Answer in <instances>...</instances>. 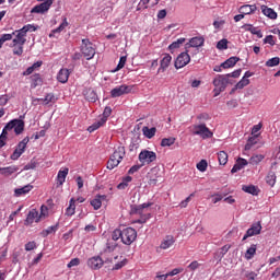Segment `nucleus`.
Here are the masks:
<instances>
[{
    "instance_id": "17",
    "label": "nucleus",
    "mask_w": 280,
    "mask_h": 280,
    "mask_svg": "<svg viewBox=\"0 0 280 280\" xmlns=\"http://www.w3.org/2000/svg\"><path fill=\"white\" fill-rule=\"evenodd\" d=\"M88 266L92 270H100L104 266V260L100 256H94L88 260Z\"/></svg>"
},
{
    "instance_id": "57",
    "label": "nucleus",
    "mask_w": 280,
    "mask_h": 280,
    "mask_svg": "<svg viewBox=\"0 0 280 280\" xmlns=\"http://www.w3.org/2000/svg\"><path fill=\"white\" fill-rule=\"evenodd\" d=\"M142 167H143L142 164H136L130 167V170L128 171V174H137V172H139Z\"/></svg>"
},
{
    "instance_id": "5",
    "label": "nucleus",
    "mask_w": 280,
    "mask_h": 280,
    "mask_svg": "<svg viewBox=\"0 0 280 280\" xmlns=\"http://www.w3.org/2000/svg\"><path fill=\"white\" fill-rule=\"evenodd\" d=\"M81 54L86 60H93L95 58V45L89 38L82 39Z\"/></svg>"
},
{
    "instance_id": "11",
    "label": "nucleus",
    "mask_w": 280,
    "mask_h": 280,
    "mask_svg": "<svg viewBox=\"0 0 280 280\" xmlns=\"http://www.w3.org/2000/svg\"><path fill=\"white\" fill-rule=\"evenodd\" d=\"M132 91V88L130 85L121 84L117 85L116 88L112 89L110 91V97H121V95H128Z\"/></svg>"
},
{
    "instance_id": "2",
    "label": "nucleus",
    "mask_w": 280,
    "mask_h": 280,
    "mask_svg": "<svg viewBox=\"0 0 280 280\" xmlns=\"http://www.w3.org/2000/svg\"><path fill=\"white\" fill-rule=\"evenodd\" d=\"M36 30H38V26L26 24L22 28L14 31L13 36H15V38L13 39V47H16V45H25V43H27V32H36Z\"/></svg>"
},
{
    "instance_id": "36",
    "label": "nucleus",
    "mask_w": 280,
    "mask_h": 280,
    "mask_svg": "<svg viewBox=\"0 0 280 280\" xmlns=\"http://www.w3.org/2000/svg\"><path fill=\"white\" fill-rule=\"evenodd\" d=\"M75 214V199L71 198L69 207L66 209V215L71 217Z\"/></svg>"
},
{
    "instance_id": "20",
    "label": "nucleus",
    "mask_w": 280,
    "mask_h": 280,
    "mask_svg": "<svg viewBox=\"0 0 280 280\" xmlns=\"http://www.w3.org/2000/svg\"><path fill=\"white\" fill-rule=\"evenodd\" d=\"M246 165H248V161L244 158H238L236 160V163L232 167L231 173L236 174V172H240L241 170H244V167H246Z\"/></svg>"
},
{
    "instance_id": "46",
    "label": "nucleus",
    "mask_w": 280,
    "mask_h": 280,
    "mask_svg": "<svg viewBox=\"0 0 280 280\" xmlns=\"http://www.w3.org/2000/svg\"><path fill=\"white\" fill-rule=\"evenodd\" d=\"M279 63H280V58L273 57L266 61V67H279Z\"/></svg>"
},
{
    "instance_id": "34",
    "label": "nucleus",
    "mask_w": 280,
    "mask_h": 280,
    "mask_svg": "<svg viewBox=\"0 0 280 280\" xmlns=\"http://www.w3.org/2000/svg\"><path fill=\"white\" fill-rule=\"evenodd\" d=\"M104 124H106V119L104 118V119H98L97 121H95L94 124H92L89 128H88V130L90 131V132H95V130H98V128H102V126H104Z\"/></svg>"
},
{
    "instance_id": "9",
    "label": "nucleus",
    "mask_w": 280,
    "mask_h": 280,
    "mask_svg": "<svg viewBox=\"0 0 280 280\" xmlns=\"http://www.w3.org/2000/svg\"><path fill=\"white\" fill-rule=\"evenodd\" d=\"M138 159L142 166L150 165V163H154V161H156V153L144 149L139 153Z\"/></svg>"
},
{
    "instance_id": "40",
    "label": "nucleus",
    "mask_w": 280,
    "mask_h": 280,
    "mask_svg": "<svg viewBox=\"0 0 280 280\" xmlns=\"http://www.w3.org/2000/svg\"><path fill=\"white\" fill-rule=\"evenodd\" d=\"M185 43V37H180L177 40L173 42L170 46L168 49L171 51H174V49H179L180 45H183Z\"/></svg>"
},
{
    "instance_id": "8",
    "label": "nucleus",
    "mask_w": 280,
    "mask_h": 280,
    "mask_svg": "<svg viewBox=\"0 0 280 280\" xmlns=\"http://www.w3.org/2000/svg\"><path fill=\"white\" fill-rule=\"evenodd\" d=\"M192 135L201 137V139H211V137H213V132H211L205 124L195 125L192 127Z\"/></svg>"
},
{
    "instance_id": "21",
    "label": "nucleus",
    "mask_w": 280,
    "mask_h": 280,
    "mask_svg": "<svg viewBox=\"0 0 280 280\" xmlns=\"http://www.w3.org/2000/svg\"><path fill=\"white\" fill-rule=\"evenodd\" d=\"M33 189H34V186L31 184L25 185L24 187H21V188H15L14 196L15 198H21V196H25L30 194Z\"/></svg>"
},
{
    "instance_id": "50",
    "label": "nucleus",
    "mask_w": 280,
    "mask_h": 280,
    "mask_svg": "<svg viewBox=\"0 0 280 280\" xmlns=\"http://www.w3.org/2000/svg\"><path fill=\"white\" fill-rule=\"evenodd\" d=\"M113 114V108L106 106L104 112H103V116L101 119H105V122L108 121V116Z\"/></svg>"
},
{
    "instance_id": "64",
    "label": "nucleus",
    "mask_w": 280,
    "mask_h": 280,
    "mask_svg": "<svg viewBox=\"0 0 280 280\" xmlns=\"http://www.w3.org/2000/svg\"><path fill=\"white\" fill-rule=\"evenodd\" d=\"M246 279L248 280H255L257 279V273H255V271H249L245 275Z\"/></svg>"
},
{
    "instance_id": "45",
    "label": "nucleus",
    "mask_w": 280,
    "mask_h": 280,
    "mask_svg": "<svg viewBox=\"0 0 280 280\" xmlns=\"http://www.w3.org/2000/svg\"><path fill=\"white\" fill-rule=\"evenodd\" d=\"M32 78V86L36 89V86H40L43 84V79H40V74H34Z\"/></svg>"
},
{
    "instance_id": "51",
    "label": "nucleus",
    "mask_w": 280,
    "mask_h": 280,
    "mask_svg": "<svg viewBox=\"0 0 280 280\" xmlns=\"http://www.w3.org/2000/svg\"><path fill=\"white\" fill-rule=\"evenodd\" d=\"M126 60H127L126 56L120 57L115 71H120V69H124V67H126Z\"/></svg>"
},
{
    "instance_id": "29",
    "label": "nucleus",
    "mask_w": 280,
    "mask_h": 280,
    "mask_svg": "<svg viewBox=\"0 0 280 280\" xmlns=\"http://www.w3.org/2000/svg\"><path fill=\"white\" fill-rule=\"evenodd\" d=\"M260 10L265 16H268V19H277V12H275L272 9L268 8L267 5H261Z\"/></svg>"
},
{
    "instance_id": "62",
    "label": "nucleus",
    "mask_w": 280,
    "mask_h": 280,
    "mask_svg": "<svg viewBox=\"0 0 280 280\" xmlns=\"http://www.w3.org/2000/svg\"><path fill=\"white\" fill-rule=\"evenodd\" d=\"M128 262V260H122L118 264H116L114 267H113V270H121V268H124V266H126V264Z\"/></svg>"
},
{
    "instance_id": "13",
    "label": "nucleus",
    "mask_w": 280,
    "mask_h": 280,
    "mask_svg": "<svg viewBox=\"0 0 280 280\" xmlns=\"http://www.w3.org/2000/svg\"><path fill=\"white\" fill-rule=\"evenodd\" d=\"M259 233H261V223L260 222L254 223L243 236V242H245V240H248V237H254V235H259Z\"/></svg>"
},
{
    "instance_id": "55",
    "label": "nucleus",
    "mask_w": 280,
    "mask_h": 280,
    "mask_svg": "<svg viewBox=\"0 0 280 280\" xmlns=\"http://www.w3.org/2000/svg\"><path fill=\"white\" fill-rule=\"evenodd\" d=\"M36 247H37L36 242H34V241H31V242L26 243L25 246H24L26 252L35 250Z\"/></svg>"
},
{
    "instance_id": "1",
    "label": "nucleus",
    "mask_w": 280,
    "mask_h": 280,
    "mask_svg": "<svg viewBox=\"0 0 280 280\" xmlns=\"http://www.w3.org/2000/svg\"><path fill=\"white\" fill-rule=\"evenodd\" d=\"M25 115L20 116V118H15L10 120L4 128L2 129V132L0 136L4 137L8 139V136L12 130L16 136L23 135V130H25Z\"/></svg>"
},
{
    "instance_id": "19",
    "label": "nucleus",
    "mask_w": 280,
    "mask_h": 280,
    "mask_svg": "<svg viewBox=\"0 0 280 280\" xmlns=\"http://www.w3.org/2000/svg\"><path fill=\"white\" fill-rule=\"evenodd\" d=\"M69 75H71V71L67 68L60 69L57 74V80L61 84H67L69 82Z\"/></svg>"
},
{
    "instance_id": "54",
    "label": "nucleus",
    "mask_w": 280,
    "mask_h": 280,
    "mask_svg": "<svg viewBox=\"0 0 280 280\" xmlns=\"http://www.w3.org/2000/svg\"><path fill=\"white\" fill-rule=\"evenodd\" d=\"M89 102H97V94L94 91H89L86 95Z\"/></svg>"
},
{
    "instance_id": "25",
    "label": "nucleus",
    "mask_w": 280,
    "mask_h": 280,
    "mask_svg": "<svg viewBox=\"0 0 280 280\" xmlns=\"http://www.w3.org/2000/svg\"><path fill=\"white\" fill-rule=\"evenodd\" d=\"M174 242H176L174 240V236L172 235H167L165 236V238L162 241L160 248H162V250H167V248H172V246H174Z\"/></svg>"
},
{
    "instance_id": "22",
    "label": "nucleus",
    "mask_w": 280,
    "mask_h": 280,
    "mask_svg": "<svg viewBox=\"0 0 280 280\" xmlns=\"http://www.w3.org/2000/svg\"><path fill=\"white\" fill-rule=\"evenodd\" d=\"M243 30H245V32H250V34H253L254 36H257V38H264V34L261 33V30L253 26L252 24H244Z\"/></svg>"
},
{
    "instance_id": "43",
    "label": "nucleus",
    "mask_w": 280,
    "mask_h": 280,
    "mask_svg": "<svg viewBox=\"0 0 280 280\" xmlns=\"http://www.w3.org/2000/svg\"><path fill=\"white\" fill-rule=\"evenodd\" d=\"M117 248V243L115 241H110V238L107 240L106 246H105V253H113Z\"/></svg>"
},
{
    "instance_id": "4",
    "label": "nucleus",
    "mask_w": 280,
    "mask_h": 280,
    "mask_svg": "<svg viewBox=\"0 0 280 280\" xmlns=\"http://www.w3.org/2000/svg\"><path fill=\"white\" fill-rule=\"evenodd\" d=\"M212 84L214 86V97H218L220 93H224V91H226V86L231 84V79H229L226 74H218Z\"/></svg>"
},
{
    "instance_id": "3",
    "label": "nucleus",
    "mask_w": 280,
    "mask_h": 280,
    "mask_svg": "<svg viewBox=\"0 0 280 280\" xmlns=\"http://www.w3.org/2000/svg\"><path fill=\"white\" fill-rule=\"evenodd\" d=\"M124 156H126V148L125 147H117L113 154L109 156L107 162V170H115L124 161Z\"/></svg>"
},
{
    "instance_id": "35",
    "label": "nucleus",
    "mask_w": 280,
    "mask_h": 280,
    "mask_svg": "<svg viewBox=\"0 0 280 280\" xmlns=\"http://www.w3.org/2000/svg\"><path fill=\"white\" fill-rule=\"evenodd\" d=\"M249 84H250V80H248V79H246V78H242V80L236 83V85L234 86V89H232V93H233L234 91L242 90V89H244L245 86H248Z\"/></svg>"
},
{
    "instance_id": "38",
    "label": "nucleus",
    "mask_w": 280,
    "mask_h": 280,
    "mask_svg": "<svg viewBox=\"0 0 280 280\" xmlns=\"http://www.w3.org/2000/svg\"><path fill=\"white\" fill-rule=\"evenodd\" d=\"M142 132H143L144 137H147V139H152V137H154L156 135V128L155 127H152V128L143 127Z\"/></svg>"
},
{
    "instance_id": "59",
    "label": "nucleus",
    "mask_w": 280,
    "mask_h": 280,
    "mask_svg": "<svg viewBox=\"0 0 280 280\" xmlns=\"http://www.w3.org/2000/svg\"><path fill=\"white\" fill-rule=\"evenodd\" d=\"M264 43L267 45L273 46L275 45V36H272V35L266 36L264 39Z\"/></svg>"
},
{
    "instance_id": "14",
    "label": "nucleus",
    "mask_w": 280,
    "mask_h": 280,
    "mask_svg": "<svg viewBox=\"0 0 280 280\" xmlns=\"http://www.w3.org/2000/svg\"><path fill=\"white\" fill-rule=\"evenodd\" d=\"M40 215L38 214V211L36 209H32L26 217V220L24 221L25 226H30L31 224H34V222L38 223L40 222Z\"/></svg>"
},
{
    "instance_id": "58",
    "label": "nucleus",
    "mask_w": 280,
    "mask_h": 280,
    "mask_svg": "<svg viewBox=\"0 0 280 280\" xmlns=\"http://www.w3.org/2000/svg\"><path fill=\"white\" fill-rule=\"evenodd\" d=\"M13 54L14 56H23V45L15 46Z\"/></svg>"
},
{
    "instance_id": "24",
    "label": "nucleus",
    "mask_w": 280,
    "mask_h": 280,
    "mask_svg": "<svg viewBox=\"0 0 280 280\" xmlns=\"http://www.w3.org/2000/svg\"><path fill=\"white\" fill-rule=\"evenodd\" d=\"M205 45V38L202 37H192L188 44H186V49H189V47H202Z\"/></svg>"
},
{
    "instance_id": "32",
    "label": "nucleus",
    "mask_w": 280,
    "mask_h": 280,
    "mask_svg": "<svg viewBox=\"0 0 280 280\" xmlns=\"http://www.w3.org/2000/svg\"><path fill=\"white\" fill-rule=\"evenodd\" d=\"M256 254H257V245L253 244L250 245L249 248H247L245 253V259H247V261H250V259H253V257H255Z\"/></svg>"
},
{
    "instance_id": "44",
    "label": "nucleus",
    "mask_w": 280,
    "mask_h": 280,
    "mask_svg": "<svg viewBox=\"0 0 280 280\" xmlns=\"http://www.w3.org/2000/svg\"><path fill=\"white\" fill-rule=\"evenodd\" d=\"M129 183H132V177L131 176L124 177L122 182L117 185V189H126Z\"/></svg>"
},
{
    "instance_id": "49",
    "label": "nucleus",
    "mask_w": 280,
    "mask_h": 280,
    "mask_svg": "<svg viewBox=\"0 0 280 280\" xmlns=\"http://www.w3.org/2000/svg\"><path fill=\"white\" fill-rule=\"evenodd\" d=\"M118 240H121V230H115L112 234L109 241L117 243Z\"/></svg>"
},
{
    "instance_id": "7",
    "label": "nucleus",
    "mask_w": 280,
    "mask_h": 280,
    "mask_svg": "<svg viewBox=\"0 0 280 280\" xmlns=\"http://www.w3.org/2000/svg\"><path fill=\"white\" fill-rule=\"evenodd\" d=\"M27 143H30V137H25L22 141L18 143L15 150L10 156L11 161H19V159H21V155L25 152L27 148Z\"/></svg>"
},
{
    "instance_id": "52",
    "label": "nucleus",
    "mask_w": 280,
    "mask_h": 280,
    "mask_svg": "<svg viewBox=\"0 0 280 280\" xmlns=\"http://www.w3.org/2000/svg\"><path fill=\"white\" fill-rule=\"evenodd\" d=\"M207 162L206 160H201L199 163H197V170H199V172H207Z\"/></svg>"
},
{
    "instance_id": "63",
    "label": "nucleus",
    "mask_w": 280,
    "mask_h": 280,
    "mask_svg": "<svg viewBox=\"0 0 280 280\" xmlns=\"http://www.w3.org/2000/svg\"><path fill=\"white\" fill-rule=\"evenodd\" d=\"M13 37V33L12 34H2L0 39L2 40V43H8V40H12Z\"/></svg>"
},
{
    "instance_id": "23",
    "label": "nucleus",
    "mask_w": 280,
    "mask_h": 280,
    "mask_svg": "<svg viewBox=\"0 0 280 280\" xmlns=\"http://www.w3.org/2000/svg\"><path fill=\"white\" fill-rule=\"evenodd\" d=\"M240 14H243L244 16H246V14H253L255 12H257V5L255 4H245L242 5L238 10Z\"/></svg>"
},
{
    "instance_id": "10",
    "label": "nucleus",
    "mask_w": 280,
    "mask_h": 280,
    "mask_svg": "<svg viewBox=\"0 0 280 280\" xmlns=\"http://www.w3.org/2000/svg\"><path fill=\"white\" fill-rule=\"evenodd\" d=\"M54 5V0H46L40 4L35 5L31 10V14H45V12H49V8Z\"/></svg>"
},
{
    "instance_id": "30",
    "label": "nucleus",
    "mask_w": 280,
    "mask_h": 280,
    "mask_svg": "<svg viewBox=\"0 0 280 280\" xmlns=\"http://www.w3.org/2000/svg\"><path fill=\"white\" fill-rule=\"evenodd\" d=\"M242 189L245 194H252V196H257L259 194V188L255 185H244Z\"/></svg>"
},
{
    "instance_id": "28",
    "label": "nucleus",
    "mask_w": 280,
    "mask_h": 280,
    "mask_svg": "<svg viewBox=\"0 0 280 280\" xmlns=\"http://www.w3.org/2000/svg\"><path fill=\"white\" fill-rule=\"evenodd\" d=\"M68 26H69V22H67V18H65L62 23L57 28L51 31V33L49 34V38H54L56 34H60V32H63V30Z\"/></svg>"
},
{
    "instance_id": "31",
    "label": "nucleus",
    "mask_w": 280,
    "mask_h": 280,
    "mask_svg": "<svg viewBox=\"0 0 280 280\" xmlns=\"http://www.w3.org/2000/svg\"><path fill=\"white\" fill-rule=\"evenodd\" d=\"M266 183L269 185V187L277 185V174L270 171L266 176Z\"/></svg>"
},
{
    "instance_id": "48",
    "label": "nucleus",
    "mask_w": 280,
    "mask_h": 280,
    "mask_svg": "<svg viewBox=\"0 0 280 280\" xmlns=\"http://www.w3.org/2000/svg\"><path fill=\"white\" fill-rule=\"evenodd\" d=\"M18 171H19V167H16V166L2 167V174L11 175V174H14V172H18Z\"/></svg>"
},
{
    "instance_id": "33",
    "label": "nucleus",
    "mask_w": 280,
    "mask_h": 280,
    "mask_svg": "<svg viewBox=\"0 0 280 280\" xmlns=\"http://www.w3.org/2000/svg\"><path fill=\"white\" fill-rule=\"evenodd\" d=\"M258 141H259V135H254L247 140V143L245 144V150H252L253 145H257Z\"/></svg>"
},
{
    "instance_id": "37",
    "label": "nucleus",
    "mask_w": 280,
    "mask_h": 280,
    "mask_svg": "<svg viewBox=\"0 0 280 280\" xmlns=\"http://www.w3.org/2000/svg\"><path fill=\"white\" fill-rule=\"evenodd\" d=\"M60 228V223H57L56 225L48 226L46 230H43L42 235L43 237H47V235H51V233H56L58 229Z\"/></svg>"
},
{
    "instance_id": "60",
    "label": "nucleus",
    "mask_w": 280,
    "mask_h": 280,
    "mask_svg": "<svg viewBox=\"0 0 280 280\" xmlns=\"http://www.w3.org/2000/svg\"><path fill=\"white\" fill-rule=\"evenodd\" d=\"M48 208L47 206H42L40 207V214H39V218L43 220V218H47V213H48Z\"/></svg>"
},
{
    "instance_id": "39",
    "label": "nucleus",
    "mask_w": 280,
    "mask_h": 280,
    "mask_svg": "<svg viewBox=\"0 0 280 280\" xmlns=\"http://www.w3.org/2000/svg\"><path fill=\"white\" fill-rule=\"evenodd\" d=\"M176 143V138L170 137V138H163L161 141L162 148H170L171 145H174Z\"/></svg>"
},
{
    "instance_id": "41",
    "label": "nucleus",
    "mask_w": 280,
    "mask_h": 280,
    "mask_svg": "<svg viewBox=\"0 0 280 280\" xmlns=\"http://www.w3.org/2000/svg\"><path fill=\"white\" fill-rule=\"evenodd\" d=\"M218 159H219L220 165H226V163H229V154H226V152L224 151H220L218 153Z\"/></svg>"
},
{
    "instance_id": "27",
    "label": "nucleus",
    "mask_w": 280,
    "mask_h": 280,
    "mask_svg": "<svg viewBox=\"0 0 280 280\" xmlns=\"http://www.w3.org/2000/svg\"><path fill=\"white\" fill-rule=\"evenodd\" d=\"M152 202H144L139 206H133L131 207V213H138L139 215H141V213H143V209H148L149 207H152Z\"/></svg>"
},
{
    "instance_id": "61",
    "label": "nucleus",
    "mask_w": 280,
    "mask_h": 280,
    "mask_svg": "<svg viewBox=\"0 0 280 280\" xmlns=\"http://www.w3.org/2000/svg\"><path fill=\"white\" fill-rule=\"evenodd\" d=\"M75 266H80V258H73L70 260V262L68 264V268H73Z\"/></svg>"
},
{
    "instance_id": "53",
    "label": "nucleus",
    "mask_w": 280,
    "mask_h": 280,
    "mask_svg": "<svg viewBox=\"0 0 280 280\" xmlns=\"http://www.w3.org/2000/svg\"><path fill=\"white\" fill-rule=\"evenodd\" d=\"M44 102H46V104H54L56 103V96L49 93L45 96Z\"/></svg>"
},
{
    "instance_id": "16",
    "label": "nucleus",
    "mask_w": 280,
    "mask_h": 280,
    "mask_svg": "<svg viewBox=\"0 0 280 280\" xmlns=\"http://www.w3.org/2000/svg\"><path fill=\"white\" fill-rule=\"evenodd\" d=\"M172 65V57L170 54H165L160 61V67L158 69V73H165L167 68Z\"/></svg>"
},
{
    "instance_id": "47",
    "label": "nucleus",
    "mask_w": 280,
    "mask_h": 280,
    "mask_svg": "<svg viewBox=\"0 0 280 280\" xmlns=\"http://www.w3.org/2000/svg\"><path fill=\"white\" fill-rule=\"evenodd\" d=\"M217 49H220V50L229 49V40L225 38L219 40L217 44Z\"/></svg>"
},
{
    "instance_id": "6",
    "label": "nucleus",
    "mask_w": 280,
    "mask_h": 280,
    "mask_svg": "<svg viewBox=\"0 0 280 280\" xmlns=\"http://www.w3.org/2000/svg\"><path fill=\"white\" fill-rule=\"evenodd\" d=\"M137 240V230L127 228L121 230V242L125 246H130Z\"/></svg>"
},
{
    "instance_id": "56",
    "label": "nucleus",
    "mask_w": 280,
    "mask_h": 280,
    "mask_svg": "<svg viewBox=\"0 0 280 280\" xmlns=\"http://www.w3.org/2000/svg\"><path fill=\"white\" fill-rule=\"evenodd\" d=\"M225 75L228 77V80L229 78H240V75H242V69L234 70L233 72Z\"/></svg>"
},
{
    "instance_id": "12",
    "label": "nucleus",
    "mask_w": 280,
    "mask_h": 280,
    "mask_svg": "<svg viewBox=\"0 0 280 280\" xmlns=\"http://www.w3.org/2000/svg\"><path fill=\"white\" fill-rule=\"evenodd\" d=\"M191 62V57L189 52H182L177 56L175 60V69H183V67H187V63Z\"/></svg>"
},
{
    "instance_id": "18",
    "label": "nucleus",
    "mask_w": 280,
    "mask_h": 280,
    "mask_svg": "<svg viewBox=\"0 0 280 280\" xmlns=\"http://www.w3.org/2000/svg\"><path fill=\"white\" fill-rule=\"evenodd\" d=\"M67 176H69V168L65 167L59 170L57 174V187H62L65 185V182L67 180Z\"/></svg>"
},
{
    "instance_id": "26",
    "label": "nucleus",
    "mask_w": 280,
    "mask_h": 280,
    "mask_svg": "<svg viewBox=\"0 0 280 280\" xmlns=\"http://www.w3.org/2000/svg\"><path fill=\"white\" fill-rule=\"evenodd\" d=\"M237 62H240V57H230L228 60L221 63V67H223V69H231L235 67Z\"/></svg>"
},
{
    "instance_id": "15",
    "label": "nucleus",
    "mask_w": 280,
    "mask_h": 280,
    "mask_svg": "<svg viewBox=\"0 0 280 280\" xmlns=\"http://www.w3.org/2000/svg\"><path fill=\"white\" fill-rule=\"evenodd\" d=\"M108 200V196L106 195H96L94 199L90 201L91 207H93L94 211H98L102 209V202Z\"/></svg>"
},
{
    "instance_id": "42",
    "label": "nucleus",
    "mask_w": 280,
    "mask_h": 280,
    "mask_svg": "<svg viewBox=\"0 0 280 280\" xmlns=\"http://www.w3.org/2000/svg\"><path fill=\"white\" fill-rule=\"evenodd\" d=\"M264 159L265 156L262 154H256L249 159V163L250 165H259V163H261Z\"/></svg>"
}]
</instances>
